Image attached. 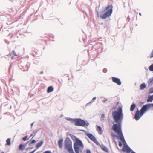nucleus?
<instances>
[{
    "mask_svg": "<svg viewBox=\"0 0 153 153\" xmlns=\"http://www.w3.org/2000/svg\"><path fill=\"white\" fill-rule=\"evenodd\" d=\"M122 107H120L117 111H114L112 115L115 122L117 123L114 124L112 127V130L116 133L118 134L120 140L123 143H125L122 129L121 123L123 119V114Z\"/></svg>",
    "mask_w": 153,
    "mask_h": 153,
    "instance_id": "1",
    "label": "nucleus"
},
{
    "mask_svg": "<svg viewBox=\"0 0 153 153\" xmlns=\"http://www.w3.org/2000/svg\"><path fill=\"white\" fill-rule=\"evenodd\" d=\"M151 107V105L146 104L144 105L140 111V113L139 111H137L135 114L134 118L136 120H138L142 116L144 113V112Z\"/></svg>",
    "mask_w": 153,
    "mask_h": 153,
    "instance_id": "2",
    "label": "nucleus"
},
{
    "mask_svg": "<svg viewBox=\"0 0 153 153\" xmlns=\"http://www.w3.org/2000/svg\"><path fill=\"white\" fill-rule=\"evenodd\" d=\"M74 147L76 153H79L82 152L83 149V144L81 141L77 139L76 141L74 143Z\"/></svg>",
    "mask_w": 153,
    "mask_h": 153,
    "instance_id": "3",
    "label": "nucleus"
},
{
    "mask_svg": "<svg viewBox=\"0 0 153 153\" xmlns=\"http://www.w3.org/2000/svg\"><path fill=\"white\" fill-rule=\"evenodd\" d=\"M113 6L111 5H108L105 8V10H106L105 13L103 14L100 16V18L103 19H105L108 17L110 16L112 13Z\"/></svg>",
    "mask_w": 153,
    "mask_h": 153,
    "instance_id": "4",
    "label": "nucleus"
},
{
    "mask_svg": "<svg viewBox=\"0 0 153 153\" xmlns=\"http://www.w3.org/2000/svg\"><path fill=\"white\" fill-rule=\"evenodd\" d=\"M65 146L69 153H74L72 147V142L69 139H67L65 140Z\"/></svg>",
    "mask_w": 153,
    "mask_h": 153,
    "instance_id": "5",
    "label": "nucleus"
},
{
    "mask_svg": "<svg viewBox=\"0 0 153 153\" xmlns=\"http://www.w3.org/2000/svg\"><path fill=\"white\" fill-rule=\"evenodd\" d=\"M73 122L75 125L79 126H84L86 124V123L84 121L80 119H73Z\"/></svg>",
    "mask_w": 153,
    "mask_h": 153,
    "instance_id": "6",
    "label": "nucleus"
},
{
    "mask_svg": "<svg viewBox=\"0 0 153 153\" xmlns=\"http://www.w3.org/2000/svg\"><path fill=\"white\" fill-rule=\"evenodd\" d=\"M112 80L114 82L116 83L118 85H120L121 84L120 80L117 78L112 77Z\"/></svg>",
    "mask_w": 153,
    "mask_h": 153,
    "instance_id": "7",
    "label": "nucleus"
},
{
    "mask_svg": "<svg viewBox=\"0 0 153 153\" xmlns=\"http://www.w3.org/2000/svg\"><path fill=\"white\" fill-rule=\"evenodd\" d=\"M122 150L126 153H130L131 152V149L127 145H124L122 148Z\"/></svg>",
    "mask_w": 153,
    "mask_h": 153,
    "instance_id": "8",
    "label": "nucleus"
},
{
    "mask_svg": "<svg viewBox=\"0 0 153 153\" xmlns=\"http://www.w3.org/2000/svg\"><path fill=\"white\" fill-rule=\"evenodd\" d=\"M87 136L92 141L94 142L96 141V139L92 134L88 133L87 134Z\"/></svg>",
    "mask_w": 153,
    "mask_h": 153,
    "instance_id": "9",
    "label": "nucleus"
},
{
    "mask_svg": "<svg viewBox=\"0 0 153 153\" xmlns=\"http://www.w3.org/2000/svg\"><path fill=\"white\" fill-rule=\"evenodd\" d=\"M97 127V130L98 131V133L101 134H102L103 131H102L101 128L100 126L98 125L96 126Z\"/></svg>",
    "mask_w": 153,
    "mask_h": 153,
    "instance_id": "10",
    "label": "nucleus"
},
{
    "mask_svg": "<svg viewBox=\"0 0 153 153\" xmlns=\"http://www.w3.org/2000/svg\"><path fill=\"white\" fill-rule=\"evenodd\" d=\"M100 147L101 149L103 150L104 151L106 152H108V149L105 146L103 145H102L100 146Z\"/></svg>",
    "mask_w": 153,
    "mask_h": 153,
    "instance_id": "11",
    "label": "nucleus"
},
{
    "mask_svg": "<svg viewBox=\"0 0 153 153\" xmlns=\"http://www.w3.org/2000/svg\"><path fill=\"white\" fill-rule=\"evenodd\" d=\"M25 144H21L19 146V149L20 150L23 151L25 148Z\"/></svg>",
    "mask_w": 153,
    "mask_h": 153,
    "instance_id": "12",
    "label": "nucleus"
},
{
    "mask_svg": "<svg viewBox=\"0 0 153 153\" xmlns=\"http://www.w3.org/2000/svg\"><path fill=\"white\" fill-rule=\"evenodd\" d=\"M63 140L62 139H60L58 141V145L59 147L61 148L62 147Z\"/></svg>",
    "mask_w": 153,
    "mask_h": 153,
    "instance_id": "13",
    "label": "nucleus"
},
{
    "mask_svg": "<svg viewBox=\"0 0 153 153\" xmlns=\"http://www.w3.org/2000/svg\"><path fill=\"white\" fill-rule=\"evenodd\" d=\"M53 88L52 86L49 87L47 89V92L48 93H50L53 91Z\"/></svg>",
    "mask_w": 153,
    "mask_h": 153,
    "instance_id": "14",
    "label": "nucleus"
},
{
    "mask_svg": "<svg viewBox=\"0 0 153 153\" xmlns=\"http://www.w3.org/2000/svg\"><path fill=\"white\" fill-rule=\"evenodd\" d=\"M43 141H41L39 143H37L36 145V147L38 148L40 147L43 144Z\"/></svg>",
    "mask_w": 153,
    "mask_h": 153,
    "instance_id": "15",
    "label": "nucleus"
},
{
    "mask_svg": "<svg viewBox=\"0 0 153 153\" xmlns=\"http://www.w3.org/2000/svg\"><path fill=\"white\" fill-rule=\"evenodd\" d=\"M135 107H136V105L135 104H132V105H131V107H130V111H134V109L135 108Z\"/></svg>",
    "mask_w": 153,
    "mask_h": 153,
    "instance_id": "16",
    "label": "nucleus"
},
{
    "mask_svg": "<svg viewBox=\"0 0 153 153\" xmlns=\"http://www.w3.org/2000/svg\"><path fill=\"white\" fill-rule=\"evenodd\" d=\"M153 100V95L152 96H150L148 97L147 100L148 102H152Z\"/></svg>",
    "mask_w": 153,
    "mask_h": 153,
    "instance_id": "17",
    "label": "nucleus"
},
{
    "mask_svg": "<svg viewBox=\"0 0 153 153\" xmlns=\"http://www.w3.org/2000/svg\"><path fill=\"white\" fill-rule=\"evenodd\" d=\"M146 87V85L144 83L141 84L140 85V89L143 90Z\"/></svg>",
    "mask_w": 153,
    "mask_h": 153,
    "instance_id": "18",
    "label": "nucleus"
},
{
    "mask_svg": "<svg viewBox=\"0 0 153 153\" xmlns=\"http://www.w3.org/2000/svg\"><path fill=\"white\" fill-rule=\"evenodd\" d=\"M10 140L11 139L10 138H8L7 140L6 141V144L10 146L11 145Z\"/></svg>",
    "mask_w": 153,
    "mask_h": 153,
    "instance_id": "19",
    "label": "nucleus"
},
{
    "mask_svg": "<svg viewBox=\"0 0 153 153\" xmlns=\"http://www.w3.org/2000/svg\"><path fill=\"white\" fill-rule=\"evenodd\" d=\"M72 139L75 141V142H76L77 140V139H79L77 138L74 135H72L71 136Z\"/></svg>",
    "mask_w": 153,
    "mask_h": 153,
    "instance_id": "20",
    "label": "nucleus"
},
{
    "mask_svg": "<svg viewBox=\"0 0 153 153\" xmlns=\"http://www.w3.org/2000/svg\"><path fill=\"white\" fill-rule=\"evenodd\" d=\"M150 71H153V64L151 65L149 68Z\"/></svg>",
    "mask_w": 153,
    "mask_h": 153,
    "instance_id": "21",
    "label": "nucleus"
},
{
    "mask_svg": "<svg viewBox=\"0 0 153 153\" xmlns=\"http://www.w3.org/2000/svg\"><path fill=\"white\" fill-rule=\"evenodd\" d=\"M105 117V115L104 114H102L101 116V120H104V118Z\"/></svg>",
    "mask_w": 153,
    "mask_h": 153,
    "instance_id": "22",
    "label": "nucleus"
},
{
    "mask_svg": "<svg viewBox=\"0 0 153 153\" xmlns=\"http://www.w3.org/2000/svg\"><path fill=\"white\" fill-rule=\"evenodd\" d=\"M27 136H25L23 138V140L24 141H26L27 140Z\"/></svg>",
    "mask_w": 153,
    "mask_h": 153,
    "instance_id": "23",
    "label": "nucleus"
},
{
    "mask_svg": "<svg viewBox=\"0 0 153 153\" xmlns=\"http://www.w3.org/2000/svg\"><path fill=\"white\" fill-rule=\"evenodd\" d=\"M153 57V50L152 51L151 53V55L150 56V58H152Z\"/></svg>",
    "mask_w": 153,
    "mask_h": 153,
    "instance_id": "24",
    "label": "nucleus"
},
{
    "mask_svg": "<svg viewBox=\"0 0 153 153\" xmlns=\"http://www.w3.org/2000/svg\"><path fill=\"white\" fill-rule=\"evenodd\" d=\"M36 142V141L35 140H33L31 141V143H35Z\"/></svg>",
    "mask_w": 153,
    "mask_h": 153,
    "instance_id": "25",
    "label": "nucleus"
},
{
    "mask_svg": "<svg viewBox=\"0 0 153 153\" xmlns=\"http://www.w3.org/2000/svg\"><path fill=\"white\" fill-rule=\"evenodd\" d=\"M43 153H51V152L50 151H45Z\"/></svg>",
    "mask_w": 153,
    "mask_h": 153,
    "instance_id": "26",
    "label": "nucleus"
},
{
    "mask_svg": "<svg viewBox=\"0 0 153 153\" xmlns=\"http://www.w3.org/2000/svg\"><path fill=\"white\" fill-rule=\"evenodd\" d=\"M150 93H153V88H151L150 89Z\"/></svg>",
    "mask_w": 153,
    "mask_h": 153,
    "instance_id": "27",
    "label": "nucleus"
},
{
    "mask_svg": "<svg viewBox=\"0 0 153 153\" xmlns=\"http://www.w3.org/2000/svg\"><path fill=\"white\" fill-rule=\"evenodd\" d=\"M119 145L121 147L122 145V144L120 142H119Z\"/></svg>",
    "mask_w": 153,
    "mask_h": 153,
    "instance_id": "28",
    "label": "nucleus"
},
{
    "mask_svg": "<svg viewBox=\"0 0 153 153\" xmlns=\"http://www.w3.org/2000/svg\"><path fill=\"white\" fill-rule=\"evenodd\" d=\"M13 54L16 56H18V55H17L16 54V52H15L14 51H13Z\"/></svg>",
    "mask_w": 153,
    "mask_h": 153,
    "instance_id": "29",
    "label": "nucleus"
},
{
    "mask_svg": "<svg viewBox=\"0 0 153 153\" xmlns=\"http://www.w3.org/2000/svg\"><path fill=\"white\" fill-rule=\"evenodd\" d=\"M111 136L113 137H114L116 136L113 133H112L111 134Z\"/></svg>",
    "mask_w": 153,
    "mask_h": 153,
    "instance_id": "30",
    "label": "nucleus"
},
{
    "mask_svg": "<svg viewBox=\"0 0 153 153\" xmlns=\"http://www.w3.org/2000/svg\"><path fill=\"white\" fill-rule=\"evenodd\" d=\"M86 153H91V151L89 150H86Z\"/></svg>",
    "mask_w": 153,
    "mask_h": 153,
    "instance_id": "31",
    "label": "nucleus"
},
{
    "mask_svg": "<svg viewBox=\"0 0 153 153\" xmlns=\"http://www.w3.org/2000/svg\"><path fill=\"white\" fill-rule=\"evenodd\" d=\"M106 71H107V69H103V71L104 72V73H105L106 72Z\"/></svg>",
    "mask_w": 153,
    "mask_h": 153,
    "instance_id": "32",
    "label": "nucleus"
},
{
    "mask_svg": "<svg viewBox=\"0 0 153 153\" xmlns=\"http://www.w3.org/2000/svg\"><path fill=\"white\" fill-rule=\"evenodd\" d=\"M150 105H151V106H153V104H150Z\"/></svg>",
    "mask_w": 153,
    "mask_h": 153,
    "instance_id": "33",
    "label": "nucleus"
},
{
    "mask_svg": "<svg viewBox=\"0 0 153 153\" xmlns=\"http://www.w3.org/2000/svg\"><path fill=\"white\" fill-rule=\"evenodd\" d=\"M139 15H140V16H141V13H139Z\"/></svg>",
    "mask_w": 153,
    "mask_h": 153,
    "instance_id": "34",
    "label": "nucleus"
},
{
    "mask_svg": "<svg viewBox=\"0 0 153 153\" xmlns=\"http://www.w3.org/2000/svg\"><path fill=\"white\" fill-rule=\"evenodd\" d=\"M131 153H135L134 152H132Z\"/></svg>",
    "mask_w": 153,
    "mask_h": 153,
    "instance_id": "35",
    "label": "nucleus"
},
{
    "mask_svg": "<svg viewBox=\"0 0 153 153\" xmlns=\"http://www.w3.org/2000/svg\"><path fill=\"white\" fill-rule=\"evenodd\" d=\"M106 101V100H104V102H105V101Z\"/></svg>",
    "mask_w": 153,
    "mask_h": 153,
    "instance_id": "36",
    "label": "nucleus"
},
{
    "mask_svg": "<svg viewBox=\"0 0 153 153\" xmlns=\"http://www.w3.org/2000/svg\"><path fill=\"white\" fill-rule=\"evenodd\" d=\"M32 135H33V134H31V135H30V137H31L32 136Z\"/></svg>",
    "mask_w": 153,
    "mask_h": 153,
    "instance_id": "37",
    "label": "nucleus"
},
{
    "mask_svg": "<svg viewBox=\"0 0 153 153\" xmlns=\"http://www.w3.org/2000/svg\"><path fill=\"white\" fill-rule=\"evenodd\" d=\"M96 98L95 97H94L93 98V99H95Z\"/></svg>",
    "mask_w": 153,
    "mask_h": 153,
    "instance_id": "38",
    "label": "nucleus"
},
{
    "mask_svg": "<svg viewBox=\"0 0 153 153\" xmlns=\"http://www.w3.org/2000/svg\"><path fill=\"white\" fill-rule=\"evenodd\" d=\"M2 153H4L3 152Z\"/></svg>",
    "mask_w": 153,
    "mask_h": 153,
    "instance_id": "39",
    "label": "nucleus"
}]
</instances>
